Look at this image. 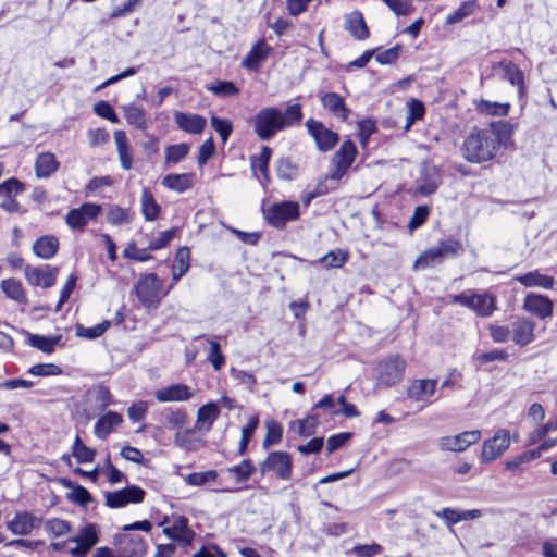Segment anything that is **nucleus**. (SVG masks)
Wrapping results in <instances>:
<instances>
[{"label":"nucleus","instance_id":"nucleus-20","mask_svg":"<svg viewBox=\"0 0 557 557\" xmlns=\"http://www.w3.org/2000/svg\"><path fill=\"white\" fill-rule=\"evenodd\" d=\"M522 309L540 320H546L554 314V301L548 296L529 293L523 299Z\"/></svg>","mask_w":557,"mask_h":557},{"label":"nucleus","instance_id":"nucleus-14","mask_svg":"<svg viewBox=\"0 0 557 557\" xmlns=\"http://www.w3.org/2000/svg\"><path fill=\"white\" fill-rule=\"evenodd\" d=\"M305 125L319 151L327 152L335 148L339 140V135L336 132L327 128L321 121L312 117L308 119Z\"/></svg>","mask_w":557,"mask_h":557},{"label":"nucleus","instance_id":"nucleus-1","mask_svg":"<svg viewBox=\"0 0 557 557\" xmlns=\"http://www.w3.org/2000/svg\"><path fill=\"white\" fill-rule=\"evenodd\" d=\"M513 125L504 120L492 121L485 127H473L465 137L461 152L466 161L482 164L493 161L511 143Z\"/></svg>","mask_w":557,"mask_h":557},{"label":"nucleus","instance_id":"nucleus-2","mask_svg":"<svg viewBox=\"0 0 557 557\" xmlns=\"http://www.w3.org/2000/svg\"><path fill=\"white\" fill-rule=\"evenodd\" d=\"M304 119L300 103L288 104L284 111L270 106L260 109L253 116V132L263 141L271 140L280 132L299 126Z\"/></svg>","mask_w":557,"mask_h":557},{"label":"nucleus","instance_id":"nucleus-45","mask_svg":"<svg viewBox=\"0 0 557 557\" xmlns=\"http://www.w3.org/2000/svg\"><path fill=\"white\" fill-rule=\"evenodd\" d=\"M260 420L258 414L248 418L247 423L242 428V436L237 448V454L244 456L247 453L249 442L259 426Z\"/></svg>","mask_w":557,"mask_h":557},{"label":"nucleus","instance_id":"nucleus-28","mask_svg":"<svg viewBox=\"0 0 557 557\" xmlns=\"http://www.w3.org/2000/svg\"><path fill=\"white\" fill-rule=\"evenodd\" d=\"M124 422L123 416L116 411H107L94 425V434L100 440H106Z\"/></svg>","mask_w":557,"mask_h":557},{"label":"nucleus","instance_id":"nucleus-63","mask_svg":"<svg viewBox=\"0 0 557 557\" xmlns=\"http://www.w3.org/2000/svg\"><path fill=\"white\" fill-rule=\"evenodd\" d=\"M218 475L216 470L191 472L185 476L184 481L190 486H202L209 482H214L218 479Z\"/></svg>","mask_w":557,"mask_h":557},{"label":"nucleus","instance_id":"nucleus-15","mask_svg":"<svg viewBox=\"0 0 557 557\" xmlns=\"http://www.w3.org/2000/svg\"><path fill=\"white\" fill-rule=\"evenodd\" d=\"M25 184L17 177H9L0 183V208L8 213L21 212L22 206L16 196L24 193Z\"/></svg>","mask_w":557,"mask_h":557},{"label":"nucleus","instance_id":"nucleus-47","mask_svg":"<svg viewBox=\"0 0 557 557\" xmlns=\"http://www.w3.org/2000/svg\"><path fill=\"white\" fill-rule=\"evenodd\" d=\"M124 117L127 124L135 126L140 131H146L148 128L146 113L140 107L135 104L124 107Z\"/></svg>","mask_w":557,"mask_h":557},{"label":"nucleus","instance_id":"nucleus-40","mask_svg":"<svg viewBox=\"0 0 557 557\" xmlns=\"http://www.w3.org/2000/svg\"><path fill=\"white\" fill-rule=\"evenodd\" d=\"M257 471V468L251 459H243L237 465L226 469V472L234 476L237 484L246 483Z\"/></svg>","mask_w":557,"mask_h":557},{"label":"nucleus","instance_id":"nucleus-39","mask_svg":"<svg viewBox=\"0 0 557 557\" xmlns=\"http://www.w3.org/2000/svg\"><path fill=\"white\" fill-rule=\"evenodd\" d=\"M220 414L221 410L218 404L209 401L198 408L196 423L200 426L206 425V430L210 431Z\"/></svg>","mask_w":557,"mask_h":557},{"label":"nucleus","instance_id":"nucleus-8","mask_svg":"<svg viewBox=\"0 0 557 557\" xmlns=\"http://www.w3.org/2000/svg\"><path fill=\"white\" fill-rule=\"evenodd\" d=\"M265 222L277 230H284L289 222L300 218V206L297 201L283 200L273 202L262 209Z\"/></svg>","mask_w":557,"mask_h":557},{"label":"nucleus","instance_id":"nucleus-26","mask_svg":"<svg viewBox=\"0 0 557 557\" xmlns=\"http://www.w3.org/2000/svg\"><path fill=\"white\" fill-rule=\"evenodd\" d=\"M174 122L181 131L191 135L201 134L207 126V120L205 116L182 111H176L174 113Z\"/></svg>","mask_w":557,"mask_h":557},{"label":"nucleus","instance_id":"nucleus-19","mask_svg":"<svg viewBox=\"0 0 557 557\" xmlns=\"http://www.w3.org/2000/svg\"><path fill=\"white\" fill-rule=\"evenodd\" d=\"M41 523L42 518L35 516L32 511L23 510L16 511L13 518L7 521V529L13 535L27 536L35 529H39Z\"/></svg>","mask_w":557,"mask_h":557},{"label":"nucleus","instance_id":"nucleus-13","mask_svg":"<svg viewBox=\"0 0 557 557\" xmlns=\"http://www.w3.org/2000/svg\"><path fill=\"white\" fill-rule=\"evenodd\" d=\"M147 493L138 485H127L121 490L104 493V505L111 509L123 508L129 504H140Z\"/></svg>","mask_w":557,"mask_h":557},{"label":"nucleus","instance_id":"nucleus-5","mask_svg":"<svg viewBox=\"0 0 557 557\" xmlns=\"http://www.w3.org/2000/svg\"><path fill=\"white\" fill-rule=\"evenodd\" d=\"M449 300L451 304L471 310L481 318L492 317L498 309L496 295L488 290L478 293L474 289H467L460 294L450 295Z\"/></svg>","mask_w":557,"mask_h":557},{"label":"nucleus","instance_id":"nucleus-44","mask_svg":"<svg viewBox=\"0 0 557 557\" xmlns=\"http://www.w3.org/2000/svg\"><path fill=\"white\" fill-rule=\"evenodd\" d=\"M283 438V425L275 419L265 421V435L262 441V448L269 449L271 446L277 445Z\"/></svg>","mask_w":557,"mask_h":557},{"label":"nucleus","instance_id":"nucleus-29","mask_svg":"<svg viewBox=\"0 0 557 557\" xmlns=\"http://www.w3.org/2000/svg\"><path fill=\"white\" fill-rule=\"evenodd\" d=\"M344 28L356 40H366L370 37V29L366 23L363 14L355 10L345 16Z\"/></svg>","mask_w":557,"mask_h":557},{"label":"nucleus","instance_id":"nucleus-12","mask_svg":"<svg viewBox=\"0 0 557 557\" xmlns=\"http://www.w3.org/2000/svg\"><path fill=\"white\" fill-rule=\"evenodd\" d=\"M101 212V205L84 202L78 208L70 209L64 220L72 231L84 232L89 221H95Z\"/></svg>","mask_w":557,"mask_h":557},{"label":"nucleus","instance_id":"nucleus-21","mask_svg":"<svg viewBox=\"0 0 557 557\" xmlns=\"http://www.w3.org/2000/svg\"><path fill=\"white\" fill-rule=\"evenodd\" d=\"M481 440V431H463L457 435H448L440 438V447L446 451H463L469 446L476 444Z\"/></svg>","mask_w":557,"mask_h":557},{"label":"nucleus","instance_id":"nucleus-64","mask_svg":"<svg viewBox=\"0 0 557 557\" xmlns=\"http://www.w3.org/2000/svg\"><path fill=\"white\" fill-rule=\"evenodd\" d=\"M190 146L186 143L170 145L165 148V160L168 163H178L187 157Z\"/></svg>","mask_w":557,"mask_h":557},{"label":"nucleus","instance_id":"nucleus-4","mask_svg":"<svg viewBox=\"0 0 557 557\" xmlns=\"http://www.w3.org/2000/svg\"><path fill=\"white\" fill-rule=\"evenodd\" d=\"M134 293L146 310H157L163 298L168 296L163 281L156 273L140 274L134 285Z\"/></svg>","mask_w":557,"mask_h":557},{"label":"nucleus","instance_id":"nucleus-6","mask_svg":"<svg viewBox=\"0 0 557 557\" xmlns=\"http://www.w3.org/2000/svg\"><path fill=\"white\" fill-rule=\"evenodd\" d=\"M406 368L407 362L400 354H393L382 358L374 368L376 387L389 388L400 383Z\"/></svg>","mask_w":557,"mask_h":557},{"label":"nucleus","instance_id":"nucleus-41","mask_svg":"<svg viewBox=\"0 0 557 557\" xmlns=\"http://www.w3.org/2000/svg\"><path fill=\"white\" fill-rule=\"evenodd\" d=\"M60 341L61 335L44 336L39 334L27 333L28 345L45 354H52L55 350V346L59 344Z\"/></svg>","mask_w":557,"mask_h":557},{"label":"nucleus","instance_id":"nucleus-17","mask_svg":"<svg viewBox=\"0 0 557 557\" xmlns=\"http://www.w3.org/2000/svg\"><path fill=\"white\" fill-rule=\"evenodd\" d=\"M99 533L95 523L88 522L79 529L77 535L70 539L76 546L70 549L72 557H86L92 547L99 542Z\"/></svg>","mask_w":557,"mask_h":557},{"label":"nucleus","instance_id":"nucleus-55","mask_svg":"<svg viewBox=\"0 0 557 557\" xmlns=\"http://www.w3.org/2000/svg\"><path fill=\"white\" fill-rule=\"evenodd\" d=\"M437 248L442 252V259L446 257H458L465 252L462 243L454 237L442 239L437 244Z\"/></svg>","mask_w":557,"mask_h":557},{"label":"nucleus","instance_id":"nucleus-35","mask_svg":"<svg viewBox=\"0 0 557 557\" xmlns=\"http://www.w3.org/2000/svg\"><path fill=\"white\" fill-rule=\"evenodd\" d=\"M515 280L524 287H542L544 289H552L555 284L554 276L542 274L539 270L518 275Z\"/></svg>","mask_w":557,"mask_h":557},{"label":"nucleus","instance_id":"nucleus-25","mask_svg":"<svg viewBox=\"0 0 557 557\" xmlns=\"http://www.w3.org/2000/svg\"><path fill=\"white\" fill-rule=\"evenodd\" d=\"M60 250V240L55 235L46 234L38 236L33 245V253L42 260L53 259Z\"/></svg>","mask_w":557,"mask_h":557},{"label":"nucleus","instance_id":"nucleus-3","mask_svg":"<svg viewBox=\"0 0 557 557\" xmlns=\"http://www.w3.org/2000/svg\"><path fill=\"white\" fill-rule=\"evenodd\" d=\"M536 323L529 317L517 315L512 318L510 326L493 322L487 325L491 339L503 344L512 341L519 347H525L535 339Z\"/></svg>","mask_w":557,"mask_h":557},{"label":"nucleus","instance_id":"nucleus-36","mask_svg":"<svg viewBox=\"0 0 557 557\" xmlns=\"http://www.w3.org/2000/svg\"><path fill=\"white\" fill-rule=\"evenodd\" d=\"M0 287L9 299L20 305H26L28 302L26 289L20 280L14 277L2 280Z\"/></svg>","mask_w":557,"mask_h":557},{"label":"nucleus","instance_id":"nucleus-18","mask_svg":"<svg viewBox=\"0 0 557 557\" xmlns=\"http://www.w3.org/2000/svg\"><path fill=\"white\" fill-rule=\"evenodd\" d=\"M172 525L163 528V534L183 546L191 545L196 533L189 527L188 518L184 515H172Z\"/></svg>","mask_w":557,"mask_h":557},{"label":"nucleus","instance_id":"nucleus-46","mask_svg":"<svg viewBox=\"0 0 557 557\" xmlns=\"http://www.w3.org/2000/svg\"><path fill=\"white\" fill-rule=\"evenodd\" d=\"M511 104L509 102H493L490 100L481 99L476 103L478 112L491 116H507L510 111Z\"/></svg>","mask_w":557,"mask_h":557},{"label":"nucleus","instance_id":"nucleus-30","mask_svg":"<svg viewBox=\"0 0 557 557\" xmlns=\"http://www.w3.org/2000/svg\"><path fill=\"white\" fill-rule=\"evenodd\" d=\"M154 397L159 403L186 401L193 397V393L188 385L176 383L157 389Z\"/></svg>","mask_w":557,"mask_h":557},{"label":"nucleus","instance_id":"nucleus-11","mask_svg":"<svg viewBox=\"0 0 557 557\" xmlns=\"http://www.w3.org/2000/svg\"><path fill=\"white\" fill-rule=\"evenodd\" d=\"M358 156V149L356 144L347 138L343 140L338 150L332 158V171L330 178L339 181L351 168Z\"/></svg>","mask_w":557,"mask_h":557},{"label":"nucleus","instance_id":"nucleus-62","mask_svg":"<svg viewBox=\"0 0 557 557\" xmlns=\"http://www.w3.org/2000/svg\"><path fill=\"white\" fill-rule=\"evenodd\" d=\"M212 128L219 134L221 141L225 144L233 133L234 126L231 120L222 119L216 115L210 117Z\"/></svg>","mask_w":557,"mask_h":557},{"label":"nucleus","instance_id":"nucleus-58","mask_svg":"<svg viewBox=\"0 0 557 557\" xmlns=\"http://www.w3.org/2000/svg\"><path fill=\"white\" fill-rule=\"evenodd\" d=\"M408 107V114L406 117V129H409L412 124H414L417 121H420L425 115V107L424 103L416 98L410 99L407 102Z\"/></svg>","mask_w":557,"mask_h":557},{"label":"nucleus","instance_id":"nucleus-59","mask_svg":"<svg viewBox=\"0 0 557 557\" xmlns=\"http://www.w3.org/2000/svg\"><path fill=\"white\" fill-rule=\"evenodd\" d=\"M181 233V228L177 226H173L169 230L162 231L159 235L150 240V249L151 250H161L170 245V243L178 236Z\"/></svg>","mask_w":557,"mask_h":557},{"label":"nucleus","instance_id":"nucleus-49","mask_svg":"<svg viewBox=\"0 0 557 557\" xmlns=\"http://www.w3.org/2000/svg\"><path fill=\"white\" fill-rule=\"evenodd\" d=\"M206 89L222 98L234 97L239 94V88L231 81L215 79L214 82L207 84Z\"/></svg>","mask_w":557,"mask_h":557},{"label":"nucleus","instance_id":"nucleus-31","mask_svg":"<svg viewBox=\"0 0 557 557\" xmlns=\"http://www.w3.org/2000/svg\"><path fill=\"white\" fill-rule=\"evenodd\" d=\"M195 183V174L191 172L186 173H170L166 174L161 184L169 190L177 194H183L193 188Z\"/></svg>","mask_w":557,"mask_h":557},{"label":"nucleus","instance_id":"nucleus-52","mask_svg":"<svg viewBox=\"0 0 557 557\" xmlns=\"http://www.w3.org/2000/svg\"><path fill=\"white\" fill-rule=\"evenodd\" d=\"M71 530L72 525L67 520L51 518L45 521V531L52 539L63 536Z\"/></svg>","mask_w":557,"mask_h":557},{"label":"nucleus","instance_id":"nucleus-37","mask_svg":"<svg viewBox=\"0 0 557 557\" xmlns=\"http://www.w3.org/2000/svg\"><path fill=\"white\" fill-rule=\"evenodd\" d=\"M140 207L146 221L152 222L159 219L161 214V207L157 202L151 190L147 187L141 190Z\"/></svg>","mask_w":557,"mask_h":557},{"label":"nucleus","instance_id":"nucleus-61","mask_svg":"<svg viewBox=\"0 0 557 557\" xmlns=\"http://www.w3.org/2000/svg\"><path fill=\"white\" fill-rule=\"evenodd\" d=\"M111 326V321L104 320L99 324H96L90 327H85L81 324L76 326V335L78 337H84L87 339H96L100 337L109 327Z\"/></svg>","mask_w":557,"mask_h":557},{"label":"nucleus","instance_id":"nucleus-56","mask_svg":"<svg viewBox=\"0 0 557 557\" xmlns=\"http://www.w3.org/2000/svg\"><path fill=\"white\" fill-rule=\"evenodd\" d=\"M133 214L128 208L112 205L108 209L107 221L111 225H122L132 221Z\"/></svg>","mask_w":557,"mask_h":557},{"label":"nucleus","instance_id":"nucleus-54","mask_svg":"<svg viewBox=\"0 0 557 557\" xmlns=\"http://www.w3.org/2000/svg\"><path fill=\"white\" fill-rule=\"evenodd\" d=\"M190 249L187 246L180 247L175 255L174 260L171 265V271L181 273V274H187V272L190 269Z\"/></svg>","mask_w":557,"mask_h":557},{"label":"nucleus","instance_id":"nucleus-43","mask_svg":"<svg viewBox=\"0 0 557 557\" xmlns=\"http://www.w3.org/2000/svg\"><path fill=\"white\" fill-rule=\"evenodd\" d=\"M276 175L282 181H294L299 174L298 164L290 157H281L275 165Z\"/></svg>","mask_w":557,"mask_h":557},{"label":"nucleus","instance_id":"nucleus-38","mask_svg":"<svg viewBox=\"0 0 557 557\" xmlns=\"http://www.w3.org/2000/svg\"><path fill=\"white\" fill-rule=\"evenodd\" d=\"M436 516L443 520L448 525L456 524L460 521L472 520L479 518L481 516V511L479 509L472 510H457L450 507L443 508L441 511L436 512Z\"/></svg>","mask_w":557,"mask_h":557},{"label":"nucleus","instance_id":"nucleus-34","mask_svg":"<svg viewBox=\"0 0 557 557\" xmlns=\"http://www.w3.org/2000/svg\"><path fill=\"white\" fill-rule=\"evenodd\" d=\"M60 168V162L52 152H41L35 160V174L37 178H48Z\"/></svg>","mask_w":557,"mask_h":557},{"label":"nucleus","instance_id":"nucleus-22","mask_svg":"<svg viewBox=\"0 0 557 557\" xmlns=\"http://www.w3.org/2000/svg\"><path fill=\"white\" fill-rule=\"evenodd\" d=\"M114 544L124 557H143L147 553V543L139 534H117Z\"/></svg>","mask_w":557,"mask_h":557},{"label":"nucleus","instance_id":"nucleus-50","mask_svg":"<svg viewBox=\"0 0 557 557\" xmlns=\"http://www.w3.org/2000/svg\"><path fill=\"white\" fill-rule=\"evenodd\" d=\"M349 259V252L346 250H330L326 255L321 257L318 262L325 269H338L345 265Z\"/></svg>","mask_w":557,"mask_h":557},{"label":"nucleus","instance_id":"nucleus-60","mask_svg":"<svg viewBox=\"0 0 557 557\" xmlns=\"http://www.w3.org/2000/svg\"><path fill=\"white\" fill-rule=\"evenodd\" d=\"M357 127V137L359 139V143L362 147H367L370 137L377 131L376 122L375 120L372 119H363L358 121Z\"/></svg>","mask_w":557,"mask_h":557},{"label":"nucleus","instance_id":"nucleus-32","mask_svg":"<svg viewBox=\"0 0 557 557\" xmlns=\"http://www.w3.org/2000/svg\"><path fill=\"white\" fill-rule=\"evenodd\" d=\"M116 151L119 154L121 168L123 170H131L133 168V149L125 131L116 129L113 133Z\"/></svg>","mask_w":557,"mask_h":557},{"label":"nucleus","instance_id":"nucleus-53","mask_svg":"<svg viewBox=\"0 0 557 557\" xmlns=\"http://www.w3.org/2000/svg\"><path fill=\"white\" fill-rule=\"evenodd\" d=\"M197 441L196 430L194 428L177 431L174 435L175 445L188 451H193L198 448Z\"/></svg>","mask_w":557,"mask_h":557},{"label":"nucleus","instance_id":"nucleus-33","mask_svg":"<svg viewBox=\"0 0 557 557\" xmlns=\"http://www.w3.org/2000/svg\"><path fill=\"white\" fill-rule=\"evenodd\" d=\"M273 154L272 148L262 146L259 154L250 157V168L253 173L259 172L265 184L270 183V161Z\"/></svg>","mask_w":557,"mask_h":557},{"label":"nucleus","instance_id":"nucleus-42","mask_svg":"<svg viewBox=\"0 0 557 557\" xmlns=\"http://www.w3.org/2000/svg\"><path fill=\"white\" fill-rule=\"evenodd\" d=\"M319 424V416L317 413H309L304 419L293 421L290 428L294 429L299 436L308 437L317 432Z\"/></svg>","mask_w":557,"mask_h":557},{"label":"nucleus","instance_id":"nucleus-48","mask_svg":"<svg viewBox=\"0 0 557 557\" xmlns=\"http://www.w3.org/2000/svg\"><path fill=\"white\" fill-rule=\"evenodd\" d=\"M72 455L78 463H88L95 460L97 451L95 448L85 445L79 434H76L72 445Z\"/></svg>","mask_w":557,"mask_h":557},{"label":"nucleus","instance_id":"nucleus-7","mask_svg":"<svg viewBox=\"0 0 557 557\" xmlns=\"http://www.w3.org/2000/svg\"><path fill=\"white\" fill-rule=\"evenodd\" d=\"M261 476H273L278 481H289L293 478V456L285 450H272L259 462Z\"/></svg>","mask_w":557,"mask_h":557},{"label":"nucleus","instance_id":"nucleus-27","mask_svg":"<svg viewBox=\"0 0 557 557\" xmlns=\"http://www.w3.org/2000/svg\"><path fill=\"white\" fill-rule=\"evenodd\" d=\"M497 66L503 71V78L516 86L519 98H523L527 92L525 77L519 65L512 61L502 60Z\"/></svg>","mask_w":557,"mask_h":557},{"label":"nucleus","instance_id":"nucleus-57","mask_svg":"<svg viewBox=\"0 0 557 557\" xmlns=\"http://www.w3.org/2000/svg\"><path fill=\"white\" fill-rule=\"evenodd\" d=\"M442 260V252L437 246L431 247L419 255L413 267L414 269H426L434 263H441Z\"/></svg>","mask_w":557,"mask_h":557},{"label":"nucleus","instance_id":"nucleus-24","mask_svg":"<svg viewBox=\"0 0 557 557\" xmlns=\"http://www.w3.org/2000/svg\"><path fill=\"white\" fill-rule=\"evenodd\" d=\"M320 102L324 110L341 121H346L350 115L345 98L337 92L329 91L320 95Z\"/></svg>","mask_w":557,"mask_h":557},{"label":"nucleus","instance_id":"nucleus-9","mask_svg":"<svg viewBox=\"0 0 557 557\" xmlns=\"http://www.w3.org/2000/svg\"><path fill=\"white\" fill-rule=\"evenodd\" d=\"M437 383L436 379H413L407 385L406 397L425 408L438 399L435 397Z\"/></svg>","mask_w":557,"mask_h":557},{"label":"nucleus","instance_id":"nucleus-51","mask_svg":"<svg viewBox=\"0 0 557 557\" xmlns=\"http://www.w3.org/2000/svg\"><path fill=\"white\" fill-rule=\"evenodd\" d=\"M478 0L463 1L456 11L448 14L446 22L447 24H456L472 15L479 9Z\"/></svg>","mask_w":557,"mask_h":557},{"label":"nucleus","instance_id":"nucleus-23","mask_svg":"<svg viewBox=\"0 0 557 557\" xmlns=\"http://www.w3.org/2000/svg\"><path fill=\"white\" fill-rule=\"evenodd\" d=\"M272 50V47L269 46L264 39H259L252 45L250 50L243 59L240 63L242 67L249 71L259 72L262 64L271 55Z\"/></svg>","mask_w":557,"mask_h":557},{"label":"nucleus","instance_id":"nucleus-10","mask_svg":"<svg viewBox=\"0 0 557 557\" xmlns=\"http://www.w3.org/2000/svg\"><path fill=\"white\" fill-rule=\"evenodd\" d=\"M510 433L506 429H498L494 435L482 444L480 454L481 463L487 465L500 458L510 447Z\"/></svg>","mask_w":557,"mask_h":557},{"label":"nucleus","instance_id":"nucleus-16","mask_svg":"<svg viewBox=\"0 0 557 557\" xmlns=\"http://www.w3.org/2000/svg\"><path fill=\"white\" fill-rule=\"evenodd\" d=\"M59 267L49 263L25 267V280L33 287L50 288L55 285L59 275Z\"/></svg>","mask_w":557,"mask_h":557}]
</instances>
